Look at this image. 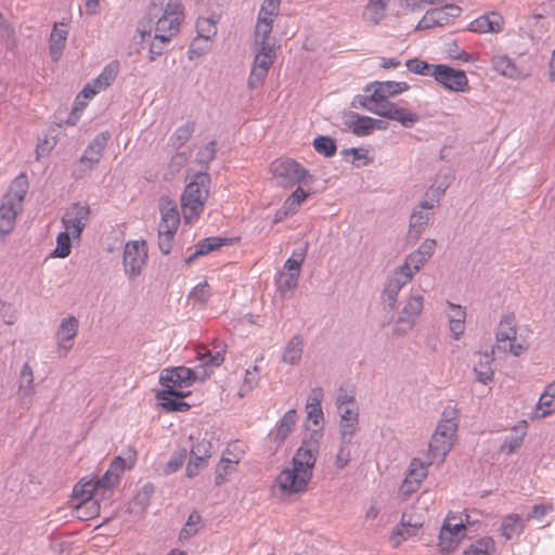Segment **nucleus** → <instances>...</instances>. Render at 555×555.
<instances>
[{
	"mask_svg": "<svg viewBox=\"0 0 555 555\" xmlns=\"http://www.w3.org/2000/svg\"><path fill=\"white\" fill-rule=\"evenodd\" d=\"M433 70V77L444 88L454 92H464L468 89V79L464 70L443 64H437Z\"/></svg>",
	"mask_w": 555,
	"mask_h": 555,
	"instance_id": "9d476101",
	"label": "nucleus"
},
{
	"mask_svg": "<svg viewBox=\"0 0 555 555\" xmlns=\"http://www.w3.org/2000/svg\"><path fill=\"white\" fill-rule=\"evenodd\" d=\"M210 176L206 171L195 173L193 180L185 186L181 196V206L186 222H191L203 211L209 194Z\"/></svg>",
	"mask_w": 555,
	"mask_h": 555,
	"instance_id": "7ed1b4c3",
	"label": "nucleus"
},
{
	"mask_svg": "<svg viewBox=\"0 0 555 555\" xmlns=\"http://www.w3.org/2000/svg\"><path fill=\"white\" fill-rule=\"evenodd\" d=\"M202 521V517L197 512H192L184 526L180 530L179 533V541L184 542L190 540L192 537H194L198 532V525Z\"/></svg>",
	"mask_w": 555,
	"mask_h": 555,
	"instance_id": "c03bdc74",
	"label": "nucleus"
},
{
	"mask_svg": "<svg viewBox=\"0 0 555 555\" xmlns=\"http://www.w3.org/2000/svg\"><path fill=\"white\" fill-rule=\"evenodd\" d=\"M224 350H218L212 352L205 346L199 347L197 349L196 358L201 361V364L194 369H191V372L194 376V382L196 380H205L212 373V367L220 366L224 361Z\"/></svg>",
	"mask_w": 555,
	"mask_h": 555,
	"instance_id": "f8f14e48",
	"label": "nucleus"
},
{
	"mask_svg": "<svg viewBox=\"0 0 555 555\" xmlns=\"http://www.w3.org/2000/svg\"><path fill=\"white\" fill-rule=\"evenodd\" d=\"M390 0H370L363 11V18L372 24H378L386 14Z\"/></svg>",
	"mask_w": 555,
	"mask_h": 555,
	"instance_id": "c9c22d12",
	"label": "nucleus"
},
{
	"mask_svg": "<svg viewBox=\"0 0 555 555\" xmlns=\"http://www.w3.org/2000/svg\"><path fill=\"white\" fill-rule=\"evenodd\" d=\"M492 67L500 75L514 78L517 76V67L506 55H494L491 57Z\"/></svg>",
	"mask_w": 555,
	"mask_h": 555,
	"instance_id": "a19ab883",
	"label": "nucleus"
},
{
	"mask_svg": "<svg viewBox=\"0 0 555 555\" xmlns=\"http://www.w3.org/2000/svg\"><path fill=\"white\" fill-rule=\"evenodd\" d=\"M446 189L441 188H430L426 194L425 199L422 201L418 205V210L429 211L431 210L443 196Z\"/></svg>",
	"mask_w": 555,
	"mask_h": 555,
	"instance_id": "864d4df0",
	"label": "nucleus"
},
{
	"mask_svg": "<svg viewBox=\"0 0 555 555\" xmlns=\"http://www.w3.org/2000/svg\"><path fill=\"white\" fill-rule=\"evenodd\" d=\"M554 511L552 503L546 504H534L531 511L527 514V520L542 519L546 514Z\"/></svg>",
	"mask_w": 555,
	"mask_h": 555,
	"instance_id": "774afa93",
	"label": "nucleus"
},
{
	"mask_svg": "<svg viewBox=\"0 0 555 555\" xmlns=\"http://www.w3.org/2000/svg\"><path fill=\"white\" fill-rule=\"evenodd\" d=\"M427 261L424 256L414 250L406 257L403 264L396 270L411 281L413 275L417 273Z\"/></svg>",
	"mask_w": 555,
	"mask_h": 555,
	"instance_id": "e433bc0d",
	"label": "nucleus"
},
{
	"mask_svg": "<svg viewBox=\"0 0 555 555\" xmlns=\"http://www.w3.org/2000/svg\"><path fill=\"white\" fill-rule=\"evenodd\" d=\"M118 480L119 479L108 470L101 478L92 480L95 495L101 500L109 499L113 494V488Z\"/></svg>",
	"mask_w": 555,
	"mask_h": 555,
	"instance_id": "72a5a7b5",
	"label": "nucleus"
},
{
	"mask_svg": "<svg viewBox=\"0 0 555 555\" xmlns=\"http://www.w3.org/2000/svg\"><path fill=\"white\" fill-rule=\"evenodd\" d=\"M22 210L23 207L16 206L12 202L2 198L0 205V236H5L12 232L16 217Z\"/></svg>",
	"mask_w": 555,
	"mask_h": 555,
	"instance_id": "412c9836",
	"label": "nucleus"
},
{
	"mask_svg": "<svg viewBox=\"0 0 555 555\" xmlns=\"http://www.w3.org/2000/svg\"><path fill=\"white\" fill-rule=\"evenodd\" d=\"M393 81H375L364 88V93L357 95L351 105L364 108L383 118L396 120L405 128H411L420 120V116L404 107H400L388 99L395 96Z\"/></svg>",
	"mask_w": 555,
	"mask_h": 555,
	"instance_id": "f257e3e1",
	"label": "nucleus"
},
{
	"mask_svg": "<svg viewBox=\"0 0 555 555\" xmlns=\"http://www.w3.org/2000/svg\"><path fill=\"white\" fill-rule=\"evenodd\" d=\"M90 214V207L80 203H74L66 209L62 217V224L66 231L72 233L73 238L80 237L89 222Z\"/></svg>",
	"mask_w": 555,
	"mask_h": 555,
	"instance_id": "1a4fd4ad",
	"label": "nucleus"
},
{
	"mask_svg": "<svg viewBox=\"0 0 555 555\" xmlns=\"http://www.w3.org/2000/svg\"><path fill=\"white\" fill-rule=\"evenodd\" d=\"M67 30L61 29L55 24L50 35V54L53 61H59L65 47Z\"/></svg>",
	"mask_w": 555,
	"mask_h": 555,
	"instance_id": "4c0bfd02",
	"label": "nucleus"
},
{
	"mask_svg": "<svg viewBox=\"0 0 555 555\" xmlns=\"http://www.w3.org/2000/svg\"><path fill=\"white\" fill-rule=\"evenodd\" d=\"M494 548V541L492 538L486 537L473 543L469 550L464 552V555H491Z\"/></svg>",
	"mask_w": 555,
	"mask_h": 555,
	"instance_id": "603ef678",
	"label": "nucleus"
},
{
	"mask_svg": "<svg viewBox=\"0 0 555 555\" xmlns=\"http://www.w3.org/2000/svg\"><path fill=\"white\" fill-rule=\"evenodd\" d=\"M78 326L79 322L73 315L62 320L56 332V339L59 347L63 349V357L72 349L73 340L78 333Z\"/></svg>",
	"mask_w": 555,
	"mask_h": 555,
	"instance_id": "f3484780",
	"label": "nucleus"
},
{
	"mask_svg": "<svg viewBox=\"0 0 555 555\" xmlns=\"http://www.w3.org/2000/svg\"><path fill=\"white\" fill-rule=\"evenodd\" d=\"M305 340L301 335H294L284 347L281 361L289 365H298L301 361Z\"/></svg>",
	"mask_w": 555,
	"mask_h": 555,
	"instance_id": "b1692460",
	"label": "nucleus"
},
{
	"mask_svg": "<svg viewBox=\"0 0 555 555\" xmlns=\"http://www.w3.org/2000/svg\"><path fill=\"white\" fill-rule=\"evenodd\" d=\"M233 470V462L222 457L216 468L215 483L221 486L227 481L228 475Z\"/></svg>",
	"mask_w": 555,
	"mask_h": 555,
	"instance_id": "680f3d73",
	"label": "nucleus"
},
{
	"mask_svg": "<svg viewBox=\"0 0 555 555\" xmlns=\"http://www.w3.org/2000/svg\"><path fill=\"white\" fill-rule=\"evenodd\" d=\"M194 130V121H186L182 126L178 127L173 134L170 137V143L172 147L176 150L182 147L192 137Z\"/></svg>",
	"mask_w": 555,
	"mask_h": 555,
	"instance_id": "79ce46f5",
	"label": "nucleus"
},
{
	"mask_svg": "<svg viewBox=\"0 0 555 555\" xmlns=\"http://www.w3.org/2000/svg\"><path fill=\"white\" fill-rule=\"evenodd\" d=\"M494 347H492L490 352L478 353V361L474 365V373L476 375V379L483 384L488 385L493 380L494 371L492 369V363L494 361Z\"/></svg>",
	"mask_w": 555,
	"mask_h": 555,
	"instance_id": "4be33fe9",
	"label": "nucleus"
},
{
	"mask_svg": "<svg viewBox=\"0 0 555 555\" xmlns=\"http://www.w3.org/2000/svg\"><path fill=\"white\" fill-rule=\"evenodd\" d=\"M344 125L357 137L371 134V117L360 115L356 112H348L345 115Z\"/></svg>",
	"mask_w": 555,
	"mask_h": 555,
	"instance_id": "a878e982",
	"label": "nucleus"
},
{
	"mask_svg": "<svg viewBox=\"0 0 555 555\" xmlns=\"http://www.w3.org/2000/svg\"><path fill=\"white\" fill-rule=\"evenodd\" d=\"M503 17L499 13L490 12L470 22L468 29L474 33H499L502 29Z\"/></svg>",
	"mask_w": 555,
	"mask_h": 555,
	"instance_id": "6ab92c4d",
	"label": "nucleus"
},
{
	"mask_svg": "<svg viewBox=\"0 0 555 555\" xmlns=\"http://www.w3.org/2000/svg\"><path fill=\"white\" fill-rule=\"evenodd\" d=\"M408 69L414 74L423 75V76H431L435 64H429L426 61H422L418 59L408 60L405 63Z\"/></svg>",
	"mask_w": 555,
	"mask_h": 555,
	"instance_id": "6e6d98bb",
	"label": "nucleus"
},
{
	"mask_svg": "<svg viewBox=\"0 0 555 555\" xmlns=\"http://www.w3.org/2000/svg\"><path fill=\"white\" fill-rule=\"evenodd\" d=\"M281 0H263L257 20L273 23L280 11Z\"/></svg>",
	"mask_w": 555,
	"mask_h": 555,
	"instance_id": "de8ad7c7",
	"label": "nucleus"
},
{
	"mask_svg": "<svg viewBox=\"0 0 555 555\" xmlns=\"http://www.w3.org/2000/svg\"><path fill=\"white\" fill-rule=\"evenodd\" d=\"M271 171L278 184L283 188H293L300 184L309 185L314 182L313 176L299 163L292 158L276 159L271 164Z\"/></svg>",
	"mask_w": 555,
	"mask_h": 555,
	"instance_id": "39448f33",
	"label": "nucleus"
},
{
	"mask_svg": "<svg viewBox=\"0 0 555 555\" xmlns=\"http://www.w3.org/2000/svg\"><path fill=\"white\" fill-rule=\"evenodd\" d=\"M109 139L111 135L108 132H101L93 138L78 160L79 164L85 167V169H82L80 172H73L76 179L81 178L86 171L92 170L94 166L101 160Z\"/></svg>",
	"mask_w": 555,
	"mask_h": 555,
	"instance_id": "6e6552de",
	"label": "nucleus"
},
{
	"mask_svg": "<svg viewBox=\"0 0 555 555\" xmlns=\"http://www.w3.org/2000/svg\"><path fill=\"white\" fill-rule=\"evenodd\" d=\"M427 476V466L424 465L418 459H413L410 465V473L408 478L411 482L414 481L417 485Z\"/></svg>",
	"mask_w": 555,
	"mask_h": 555,
	"instance_id": "bf43d9fd",
	"label": "nucleus"
},
{
	"mask_svg": "<svg viewBox=\"0 0 555 555\" xmlns=\"http://www.w3.org/2000/svg\"><path fill=\"white\" fill-rule=\"evenodd\" d=\"M422 526L420 516H415L412 511H405L401 516L400 525L392 532L391 540L398 545L402 540L414 535Z\"/></svg>",
	"mask_w": 555,
	"mask_h": 555,
	"instance_id": "dca6fc26",
	"label": "nucleus"
},
{
	"mask_svg": "<svg viewBox=\"0 0 555 555\" xmlns=\"http://www.w3.org/2000/svg\"><path fill=\"white\" fill-rule=\"evenodd\" d=\"M98 496H86L75 506L77 517L79 519H92L100 514V503Z\"/></svg>",
	"mask_w": 555,
	"mask_h": 555,
	"instance_id": "f704fd0d",
	"label": "nucleus"
},
{
	"mask_svg": "<svg viewBox=\"0 0 555 555\" xmlns=\"http://www.w3.org/2000/svg\"><path fill=\"white\" fill-rule=\"evenodd\" d=\"M297 422V412L295 409L288 410L276 423L275 430L270 434L278 444H282L293 431Z\"/></svg>",
	"mask_w": 555,
	"mask_h": 555,
	"instance_id": "393cba45",
	"label": "nucleus"
},
{
	"mask_svg": "<svg viewBox=\"0 0 555 555\" xmlns=\"http://www.w3.org/2000/svg\"><path fill=\"white\" fill-rule=\"evenodd\" d=\"M555 411V383L550 384L540 396L535 415L539 418L545 417Z\"/></svg>",
	"mask_w": 555,
	"mask_h": 555,
	"instance_id": "2f4dec72",
	"label": "nucleus"
},
{
	"mask_svg": "<svg viewBox=\"0 0 555 555\" xmlns=\"http://www.w3.org/2000/svg\"><path fill=\"white\" fill-rule=\"evenodd\" d=\"M190 440L192 442L190 461L185 474L189 478H193L198 475L201 468L207 465L208 459L211 456L212 442L207 433L197 436L191 435Z\"/></svg>",
	"mask_w": 555,
	"mask_h": 555,
	"instance_id": "423d86ee",
	"label": "nucleus"
},
{
	"mask_svg": "<svg viewBox=\"0 0 555 555\" xmlns=\"http://www.w3.org/2000/svg\"><path fill=\"white\" fill-rule=\"evenodd\" d=\"M120 64L118 61L114 60L108 63L100 73V75L94 79L95 85H99L98 89H106L108 86L113 83L119 73Z\"/></svg>",
	"mask_w": 555,
	"mask_h": 555,
	"instance_id": "ea45409f",
	"label": "nucleus"
},
{
	"mask_svg": "<svg viewBox=\"0 0 555 555\" xmlns=\"http://www.w3.org/2000/svg\"><path fill=\"white\" fill-rule=\"evenodd\" d=\"M309 196L301 186H298L283 203V207L291 214L294 215L298 211L301 203Z\"/></svg>",
	"mask_w": 555,
	"mask_h": 555,
	"instance_id": "09e8293b",
	"label": "nucleus"
},
{
	"mask_svg": "<svg viewBox=\"0 0 555 555\" xmlns=\"http://www.w3.org/2000/svg\"><path fill=\"white\" fill-rule=\"evenodd\" d=\"M410 282L408 278L395 270L388 278L382 294V300L385 308L393 310L397 307L398 295L402 287Z\"/></svg>",
	"mask_w": 555,
	"mask_h": 555,
	"instance_id": "2eb2a0df",
	"label": "nucleus"
},
{
	"mask_svg": "<svg viewBox=\"0 0 555 555\" xmlns=\"http://www.w3.org/2000/svg\"><path fill=\"white\" fill-rule=\"evenodd\" d=\"M463 538L460 533L451 531V518L448 517L439 533V547L442 553H450L457 547L459 543Z\"/></svg>",
	"mask_w": 555,
	"mask_h": 555,
	"instance_id": "c756f323",
	"label": "nucleus"
},
{
	"mask_svg": "<svg viewBox=\"0 0 555 555\" xmlns=\"http://www.w3.org/2000/svg\"><path fill=\"white\" fill-rule=\"evenodd\" d=\"M28 191V180L25 173L18 175L11 183L9 191L3 196L4 199L12 202L16 206L23 207L25 195Z\"/></svg>",
	"mask_w": 555,
	"mask_h": 555,
	"instance_id": "bb28decb",
	"label": "nucleus"
},
{
	"mask_svg": "<svg viewBox=\"0 0 555 555\" xmlns=\"http://www.w3.org/2000/svg\"><path fill=\"white\" fill-rule=\"evenodd\" d=\"M33 383H34L33 370L28 363H25L21 371L20 388H18V392H17L18 397L21 399H25L31 395Z\"/></svg>",
	"mask_w": 555,
	"mask_h": 555,
	"instance_id": "a18cd8bd",
	"label": "nucleus"
},
{
	"mask_svg": "<svg viewBox=\"0 0 555 555\" xmlns=\"http://www.w3.org/2000/svg\"><path fill=\"white\" fill-rule=\"evenodd\" d=\"M314 150L324 157H332L336 154V141L327 135H318L312 143Z\"/></svg>",
	"mask_w": 555,
	"mask_h": 555,
	"instance_id": "37998d69",
	"label": "nucleus"
},
{
	"mask_svg": "<svg viewBox=\"0 0 555 555\" xmlns=\"http://www.w3.org/2000/svg\"><path fill=\"white\" fill-rule=\"evenodd\" d=\"M160 384L165 389H175V387H189L194 383V376L191 369L177 366L165 369L159 376Z\"/></svg>",
	"mask_w": 555,
	"mask_h": 555,
	"instance_id": "ddd939ff",
	"label": "nucleus"
},
{
	"mask_svg": "<svg viewBox=\"0 0 555 555\" xmlns=\"http://www.w3.org/2000/svg\"><path fill=\"white\" fill-rule=\"evenodd\" d=\"M188 454H189V452H188L186 448H182V449L178 450L177 452H175L165 466V469H164L165 473L172 474V473L177 472L178 469H180L182 467L184 461L186 460Z\"/></svg>",
	"mask_w": 555,
	"mask_h": 555,
	"instance_id": "4d7b16f0",
	"label": "nucleus"
},
{
	"mask_svg": "<svg viewBox=\"0 0 555 555\" xmlns=\"http://www.w3.org/2000/svg\"><path fill=\"white\" fill-rule=\"evenodd\" d=\"M428 12L436 26H443L448 25L453 18L460 16L462 9L456 4H444L439 8L430 9Z\"/></svg>",
	"mask_w": 555,
	"mask_h": 555,
	"instance_id": "c85d7f7f",
	"label": "nucleus"
},
{
	"mask_svg": "<svg viewBox=\"0 0 555 555\" xmlns=\"http://www.w3.org/2000/svg\"><path fill=\"white\" fill-rule=\"evenodd\" d=\"M431 214L429 211H423L415 209L410 217L411 231H415L420 234L428 224Z\"/></svg>",
	"mask_w": 555,
	"mask_h": 555,
	"instance_id": "5fc2aeb1",
	"label": "nucleus"
},
{
	"mask_svg": "<svg viewBox=\"0 0 555 555\" xmlns=\"http://www.w3.org/2000/svg\"><path fill=\"white\" fill-rule=\"evenodd\" d=\"M424 298L422 295H412L406 300L396 321L393 331L403 335L415 325L416 319L423 310Z\"/></svg>",
	"mask_w": 555,
	"mask_h": 555,
	"instance_id": "9b49d317",
	"label": "nucleus"
},
{
	"mask_svg": "<svg viewBox=\"0 0 555 555\" xmlns=\"http://www.w3.org/2000/svg\"><path fill=\"white\" fill-rule=\"evenodd\" d=\"M210 49V41L201 37H196L189 49V59L193 60L194 57H198L204 55Z\"/></svg>",
	"mask_w": 555,
	"mask_h": 555,
	"instance_id": "13d9d810",
	"label": "nucleus"
},
{
	"mask_svg": "<svg viewBox=\"0 0 555 555\" xmlns=\"http://www.w3.org/2000/svg\"><path fill=\"white\" fill-rule=\"evenodd\" d=\"M453 441L435 431L429 442L430 463L435 461L443 462L446 455L451 451Z\"/></svg>",
	"mask_w": 555,
	"mask_h": 555,
	"instance_id": "cd10ccee",
	"label": "nucleus"
},
{
	"mask_svg": "<svg viewBox=\"0 0 555 555\" xmlns=\"http://www.w3.org/2000/svg\"><path fill=\"white\" fill-rule=\"evenodd\" d=\"M299 276L300 275H298V273H287L285 271L279 272L278 276L275 278V284L276 289L282 297H291L293 292L298 286Z\"/></svg>",
	"mask_w": 555,
	"mask_h": 555,
	"instance_id": "473e14b6",
	"label": "nucleus"
},
{
	"mask_svg": "<svg viewBox=\"0 0 555 555\" xmlns=\"http://www.w3.org/2000/svg\"><path fill=\"white\" fill-rule=\"evenodd\" d=\"M190 296L194 299V301L201 305H205L211 296L210 286L207 282L198 283L193 288Z\"/></svg>",
	"mask_w": 555,
	"mask_h": 555,
	"instance_id": "0e129e2a",
	"label": "nucleus"
},
{
	"mask_svg": "<svg viewBox=\"0 0 555 555\" xmlns=\"http://www.w3.org/2000/svg\"><path fill=\"white\" fill-rule=\"evenodd\" d=\"M230 242H231L230 238H224V237H219V236H210V237H206V238L201 240L196 244L194 253L191 254L185 259V264L190 266L198 257L205 256V255H207V254H209V253L220 248L221 246L228 245V244H230Z\"/></svg>",
	"mask_w": 555,
	"mask_h": 555,
	"instance_id": "5701e85b",
	"label": "nucleus"
},
{
	"mask_svg": "<svg viewBox=\"0 0 555 555\" xmlns=\"http://www.w3.org/2000/svg\"><path fill=\"white\" fill-rule=\"evenodd\" d=\"M175 233L168 230H158V247L164 255H168L172 249Z\"/></svg>",
	"mask_w": 555,
	"mask_h": 555,
	"instance_id": "338daca9",
	"label": "nucleus"
},
{
	"mask_svg": "<svg viewBox=\"0 0 555 555\" xmlns=\"http://www.w3.org/2000/svg\"><path fill=\"white\" fill-rule=\"evenodd\" d=\"M321 439L320 429H312L304 437L292 460L293 467L283 469L276 478V482L284 492H300L306 489L312 477Z\"/></svg>",
	"mask_w": 555,
	"mask_h": 555,
	"instance_id": "f03ea898",
	"label": "nucleus"
},
{
	"mask_svg": "<svg viewBox=\"0 0 555 555\" xmlns=\"http://www.w3.org/2000/svg\"><path fill=\"white\" fill-rule=\"evenodd\" d=\"M217 152V141L211 140L206 145L201 147L196 154L195 160L205 169H208L209 164L215 159Z\"/></svg>",
	"mask_w": 555,
	"mask_h": 555,
	"instance_id": "49530a36",
	"label": "nucleus"
},
{
	"mask_svg": "<svg viewBox=\"0 0 555 555\" xmlns=\"http://www.w3.org/2000/svg\"><path fill=\"white\" fill-rule=\"evenodd\" d=\"M524 530L522 519L518 514H511L503 518L501 525L502 535L509 540Z\"/></svg>",
	"mask_w": 555,
	"mask_h": 555,
	"instance_id": "58836bf2",
	"label": "nucleus"
},
{
	"mask_svg": "<svg viewBox=\"0 0 555 555\" xmlns=\"http://www.w3.org/2000/svg\"><path fill=\"white\" fill-rule=\"evenodd\" d=\"M147 261L145 241L128 242L124 249L122 263L126 275L130 280L138 278Z\"/></svg>",
	"mask_w": 555,
	"mask_h": 555,
	"instance_id": "0eeeda50",
	"label": "nucleus"
},
{
	"mask_svg": "<svg viewBox=\"0 0 555 555\" xmlns=\"http://www.w3.org/2000/svg\"><path fill=\"white\" fill-rule=\"evenodd\" d=\"M457 427H459L457 421L440 420V422L436 428V433H438L440 436L453 441L454 438L456 437Z\"/></svg>",
	"mask_w": 555,
	"mask_h": 555,
	"instance_id": "052dcab7",
	"label": "nucleus"
},
{
	"mask_svg": "<svg viewBox=\"0 0 555 555\" xmlns=\"http://www.w3.org/2000/svg\"><path fill=\"white\" fill-rule=\"evenodd\" d=\"M517 327L514 313L503 314L495 332L496 347L506 352V347L502 343L516 341Z\"/></svg>",
	"mask_w": 555,
	"mask_h": 555,
	"instance_id": "a211bd4d",
	"label": "nucleus"
},
{
	"mask_svg": "<svg viewBox=\"0 0 555 555\" xmlns=\"http://www.w3.org/2000/svg\"><path fill=\"white\" fill-rule=\"evenodd\" d=\"M197 37L211 40L217 34L216 22L209 17H198L196 21Z\"/></svg>",
	"mask_w": 555,
	"mask_h": 555,
	"instance_id": "8fccbe9b",
	"label": "nucleus"
},
{
	"mask_svg": "<svg viewBox=\"0 0 555 555\" xmlns=\"http://www.w3.org/2000/svg\"><path fill=\"white\" fill-rule=\"evenodd\" d=\"M162 219L158 225V230H168L176 234L179 224L180 216L177 207L171 206L170 202L160 205Z\"/></svg>",
	"mask_w": 555,
	"mask_h": 555,
	"instance_id": "7c9ffc66",
	"label": "nucleus"
},
{
	"mask_svg": "<svg viewBox=\"0 0 555 555\" xmlns=\"http://www.w3.org/2000/svg\"><path fill=\"white\" fill-rule=\"evenodd\" d=\"M164 1L165 0H152L149 8V16L151 21L157 18L155 33L163 34L167 39L171 40L180 30V25L183 20V5L181 0H168L162 15H158Z\"/></svg>",
	"mask_w": 555,
	"mask_h": 555,
	"instance_id": "20e7f679",
	"label": "nucleus"
},
{
	"mask_svg": "<svg viewBox=\"0 0 555 555\" xmlns=\"http://www.w3.org/2000/svg\"><path fill=\"white\" fill-rule=\"evenodd\" d=\"M186 395L176 389H163L156 393V398L167 411L185 412L190 409V404L182 401Z\"/></svg>",
	"mask_w": 555,
	"mask_h": 555,
	"instance_id": "aec40b11",
	"label": "nucleus"
},
{
	"mask_svg": "<svg viewBox=\"0 0 555 555\" xmlns=\"http://www.w3.org/2000/svg\"><path fill=\"white\" fill-rule=\"evenodd\" d=\"M72 233L68 231H63L59 233L56 237V247L52 253V256L59 258H65L70 254L72 242H70Z\"/></svg>",
	"mask_w": 555,
	"mask_h": 555,
	"instance_id": "3c124183",
	"label": "nucleus"
},
{
	"mask_svg": "<svg viewBox=\"0 0 555 555\" xmlns=\"http://www.w3.org/2000/svg\"><path fill=\"white\" fill-rule=\"evenodd\" d=\"M73 494H74L75 499H80V500H82L86 496H91V498L96 496L92 480H88L85 482H78L73 489Z\"/></svg>",
	"mask_w": 555,
	"mask_h": 555,
	"instance_id": "69168bd1",
	"label": "nucleus"
},
{
	"mask_svg": "<svg viewBox=\"0 0 555 555\" xmlns=\"http://www.w3.org/2000/svg\"><path fill=\"white\" fill-rule=\"evenodd\" d=\"M170 39H167L165 35L155 33L154 39L150 46V60L154 61L156 56H160L165 52V46L169 43Z\"/></svg>",
	"mask_w": 555,
	"mask_h": 555,
	"instance_id": "e2e57ef3",
	"label": "nucleus"
},
{
	"mask_svg": "<svg viewBox=\"0 0 555 555\" xmlns=\"http://www.w3.org/2000/svg\"><path fill=\"white\" fill-rule=\"evenodd\" d=\"M275 57L276 54L257 52L248 77V86L250 89H256L263 82Z\"/></svg>",
	"mask_w": 555,
	"mask_h": 555,
	"instance_id": "4468645a",
	"label": "nucleus"
}]
</instances>
